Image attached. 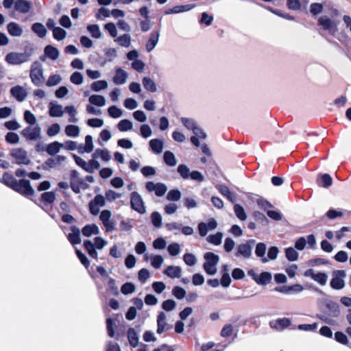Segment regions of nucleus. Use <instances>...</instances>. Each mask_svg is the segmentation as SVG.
<instances>
[{"mask_svg": "<svg viewBox=\"0 0 351 351\" xmlns=\"http://www.w3.org/2000/svg\"><path fill=\"white\" fill-rule=\"evenodd\" d=\"M205 262L203 268L205 272L210 276L215 275L217 271V265L219 262V256L213 252H206L204 255Z\"/></svg>", "mask_w": 351, "mask_h": 351, "instance_id": "1", "label": "nucleus"}, {"mask_svg": "<svg viewBox=\"0 0 351 351\" xmlns=\"http://www.w3.org/2000/svg\"><path fill=\"white\" fill-rule=\"evenodd\" d=\"M107 245V241L100 237H96L94 239V243L91 241H85L84 247L87 250L89 256L95 259H97L98 254L97 250H102Z\"/></svg>", "mask_w": 351, "mask_h": 351, "instance_id": "2", "label": "nucleus"}, {"mask_svg": "<svg viewBox=\"0 0 351 351\" xmlns=\"http://www.w3.org/2000/svg\"><path fill=\"white\" fill-rule=\"evenodd\" d=\"M32 53L30 52H10L5 58V61L9 64H21L29 60Z\"/></svg>", "mask_w": 351, "mask_h": 351, "instance_id": "3", "label": "nucleus"}, {"mask_svg": "<svg viewBox=\"0 0 351 351\" xmlns=\"http://www.w3.org/2000/svg\"><path fill=\"white\" fill-rule=\"evenodd\" d=\"M318 25L332 36H335L338 32V23L327 16H322L318 19Z\"/></svg>", "mask_w": 351, "mask_h": 351, "instance_id": "4", "label": "nucleus"}, {"mask_svg": "<svg viewBox=\"0 0 351 351\" xmlns=\"http://www.w3.org/2000/svg\"><path fill=\"white\" fill-rule=\"evenodd\" d=\"M32 83L39 86L44 82L43 66L39 62H34L31 65L29 74Z\"/></svg>", "mask_w": 351, "mask_h": 351, "instance_id": "5", "label": "nucleus"}, {"mask_svg": "<svg viewBox=\"0 0 351 351\" xmlns=\"http://www.w3.org/2000/svg\"><path fill=\"white\" fill-rule=\"evenodd\" d=\"M254 243V241L251 240L245 243H241L236 247L234 255L237 258H242L244 259H249L252 256V247L250 243Z\"/></svg>", "mask_w": 351, "mask_h": 351, "instance_id": "6", "label": "nucleus"}, {"mask_svg": "<svg viewBox=\"0 0 351 351\" xmlns=\"http://www.w3.org/2000/svg\"><path fill=\"white\" fill-rule=\"evenodd\" d=\"M10 155L15 163L27 165L30 163L27 152L22 148H14L11 150Z\"/></svg>", "mask_w": 351, "mask_h": 351, "instance_id": "7", "label": "nucleus"}, {"mask_svg": "<svg viewBox=\"0 0 351 351\" xmlns=\"http://www.w3.org/2000/svg\"><path fill=\"white\" fill-rule=\"evenodd\" d=\"M346 274L343 270H335L332 272V278L330 280V286L332 289L340 290L345 287L344 278Z\"/></svg>", "mask_w": 351, "mask_h": 351, "instance_id": "8", "label": "nucleus"}, {"mask_svg": "<svg viewBox=\"0 0 351 351\" xmlns=\"http://www.w3.org/2000/svg\"><path fill=\"white\" fill-rule=\"evenodd\" d=\"M131 207L135 211L140 214H144L146 212L145 206L142 197L137 192H132L130 197Z\"/></svg>", "mask_w": 351, "mask_h": 351, "instance_id": "9", "label": "nucleus"}, {"mask_svg": "<svg viewBox=\"0 0 351 351\" xmlns=\"http://www.w3.org/2000/svg\"><path fill=\"white\" fill-rule=\"evenodd\" d=\"M13 190L27 197L33 195L34 193V190L30 186L29 181L24 179L18 181Z\"/></svg>", "mask_w": 351, "mask_h": 351, "instance_id": "10", "label": "nucleus"}, {"mask_svg": "<svg viewBox=\"0 0 351 351\" xmlns=\"http://www.w3.org/2000/svg\"><path fill=\"white\" fill-rule=\"evenodd\" d=\"M41 129L38 125L29 126L24 128L22 132V136L27 141H37L40 138Z\"/></svg>", "mask_w": 351, "mask_h": 351, "instance_id": "11", "label": "nucleus"}, {"mask_svg": "<svg viewBox=\"0 0 351 351\" xmlns=\"http://www.w3.org/2000/svg\"><path fill=\"white\" fill-rule=\"evenodd\" d=\"M217 225V221L213 218L209 219L207 223L200 222L197 226L199 235L202 237L206 236L208 232L216 229Z\"/></svg>", "mask_w": 351, "mask_h": 351, "instance_id": "12", "label": "nucleus"}, {"mask_svg": "<svg viewBox=\"0 0 351 351\" xmlns=\"http://www.w3.org/2000/svg\"><path fill=\"white\" fill-rule=\"evenodd\" d=\"M105 202L104 196L97 195L89 203L90 213L93 215H97L99 213L100 207H103L105 205Z\"/></svg>", "mask_w": 351, "mask_h": 351, "instance_id": "13", "label": "nucleus"}, {"mask_svg": "<svg viewBox=\"0 0 351 351\" xmlns=\"http://www.w3.org/2000/svg\"><path fill=\"white\" fill-rule=\"evenodd\" d=\"M145 187L149 192H154L156 195L158 197L164 195L167 191V186L160 182H148L146 183Z\"/></svg>", "mask_w": 351, "mask_h": 351, "instance_id": "14", "label": "nucleus"}, {"mask_svg": "<svg viewBox=\"0 0 351 351\" xmlns=\"http://www.w3.org/2000/svg\"><path fill=\"white\" fill-rule=\"evenodd\" d=\"M112 213L108 210L101 211L99 219L101 221L106 232H112L115 229L114 223L111 220Z\"/></svg>", "mask_w": 351, "mask_h": 351, "instance_id": "15", "label": "nucleus"}, {"mask_svg": "<svg viewBox=\"0 0 351 351\" xmlns=\"http://www.w3.org/2000/svg\"><path fill=\"white\" fill-rule=\"evenodd\" d=\"M169 329V326L167 322L166 314L161 311L157 316V333L159 335L162 334Z\"/></svg>", "mask_w": 351, "mask_h": 351, "instance_id": "16", "label": "nucleus"}, {"mask_svg": "<svg viewBox=\"0 0 351 351\" xmlns=\"http://www.w3.org/2000/svg\"><path fill=\"white\" fill-rule=\"evenodd\" d=\"M32 8V3L27 0H16L14 3V10L21 14L28 13Z\"/></svg>", "mask_w": 351, "mask_h": 351, "instance_id": "17", "label": "nucleus"}, {"mask_svg": "<svg viewBox=\"0 0 351 351\" xmlns=\"http://www.w3.org/2000/svg\"><path fill=\"white\" fill-rule=\"evenodd\" d=\"M128 77V73L123 69L119 67L115 69V75L112 78L114 84L116 85L124 84Z\"/></svg>", "mask_w": 351, "mask_h": 351, "instance_id": "18", "label": "nucleus"}, {"mask_svg": "<svg viewBox=\"0 0 351 351\" xmlns=\"http://www.w3.org/2000/svg\"><path fill=\"white\" fill-rule=\"evenodd\" d=\"M160 37L159 31H154L150 35L147 42L145 44V49L147 52H151L157 45Z\"/></svg>", "mask_w": 351, "mask_h": 351, "instance_id": "19", "label": "nucleus"}, {"mask_svg": "<svg viewBox=\"0 0 351 351\" xmlns=\"http://www.w3.org/2000/svg\"><path fill=\"white\" fill-rule=\"evenodd\" d=\"M193 136L191 137V142L195 147H199V140H204L206 138L207 135L205 132L199 126L193 132Z\"/></svg>", "mask_w": 351, "mask_h": 351, "instance_id": "20", "label": "nucleus"}, {"mask_svg": "<svg viewBox=\"0 0 351 351\" xmlns=\"http://www.w3.org/2000/svg\"><path fill=\"white\" fill-rule=\"evenodd\" d=\"M10 93L12 95L19 101H24L27 95L26 90L21 86H16L12 87L10 90Z\"/></svg>", "mask_w": 351, "mask_h": 351, "instance_id": "21", "label": "nucleus"}, {"mask_svg": "<svg viewBox=\"0 0 351 351\" xmlns=\"http://www.w3.org/2000/svg\"><path fill=\"white\" fill-rule=\"evenodd\" d=\"M114 41L121 47L129 48L132 43V36L130 34L125 33L119 36H117Z\"/></svg>", "mask_w": 351, "mask_h": 351, "instance_id": "22", "label": "nucleus"}, {"mask_svg": "<svg viewBox=\"0 0 351 351\" xmlns=\"http://www.w3.org/2000/svg\"><path fill=\"white\" fill-rule=\"evenodd\" d=\"M127 337L129 343L132 347L136 348L138 346L139 343L138 332H137L134 328H128L127 331Z\"/></svg>", "mask_w": 351, "mask_h": 351, "instance_id": "23", "label": "nucleus"}, {"mask_svg": "<svg viewBox=\"0 0 351 351\" xmlns=\"http://www.w3.org/2000/svg\"><path fill=\"white\" fill-rule=\"evenodd\" d=\"M193 8H195L194 5H176L173 7L172 8H169L168 10H166L165 11V14H179L182 12H188L191 10H192Z\"/></svg>", "mask_w": 351, "mask_h": 351, "instance_id": "24", "label": "nucleus"}, {"mask_svg": "<svg viewBox=\"0 0 351 351\" xmlns=\"http://www.w3.org/2000/svg\"><path fill=\"white\" fill-rule=\"evenodd\" d=\"M290 324L291 322L288 318H281L269 322L271 328L278 330H282L287 328Z\"/></svg>", "mask_w": 351, "mask_h": 351, "instance_id": "25", "label": "nucleus"}, {"mask_svg": "<svg viewBox=\"0 0 351 351\" xmlns=\"http://www.w3.org/2000/svg\"><path fill=\"white\" fill-rule=\"evenodd\" d=\"M94 159L101 158L104 162H108L111 159L110 152L106 149H97L92 154Z\"/></svg>", "mask_w": 351, "mask_h": 351, "instance_id": "26", "label": "nucleus"}, {"mask_svg": "<svg viewBox=\"0 0 351 351\" xmlns=\"http://www.w3.org/2000/svg\"><path fill=\"white\" fill-rule=\"evenodd\" d=\"M64 110L62 105L53 102L49 104V114L52 117H60L63 115Z\"/></svg>", "mask_w": 351, "mask_h": 351, "instance_id": "27", "label": "nucleus"}, {"mask_svg": "<svg viewBox=\"0 0 351 351\" xmlns=\"http://www.w3.org/2000/svg\"><path fill=\"white\" fill-rule=\"evenodd\" d=\"M68 240L73 244H79L81 243L80 239V231L75 226H72L71 228V232L67 235Z\"/></svg>", "mask_w": 351, "mask_h": 351, "instance_id": "28", "label": "nucleus"}, {"mask_svg": "<svg viewBox=\"0 0 351 351\" xmlns=\"http://www.w3.org/2000/svg\"><path fill=\"white\" fill-rule=\"evenodd\" d=\"M7 30L8 33L15 37L21 36L23 34V28L15 22H11L7 25Z\"/></svg>", "mask_w": 351, "mask_h": 351, "instance_id": "29", "label": "nucleus"}, {"mask_svg": "<svg viewBox=\"0 0 351 351\" xmlns=\"http://www.w3.org/2000/svg\"><path fill=\"white\" fill-rule=\"evenodd\" d=\"M149 147L152 152L156 154L162 153L164 148V143L158 138H154L149 141Z\"/></svg>", "mask_w": 351, "mask_h": 351, "instance_id": "30", "label": "nucleus"}, {"mask_svg": "<svg viewBox=\"0 0 351 351\" xmlns=\"http://www.w3.org/2000/svg\"><path fill=\"white\" fill-rule=\"evenodd\" d=\"M164 274L171 278H179L181 277L182 268L179 266H168Z\"/></svg>", "mask_w": 351, "mask_h": 351, "instance_id": "31", "label": "nucleus"}, {"mask_svg": "<svg viewBox=\"0 0 351 351\" xmlns=\"http://www.w3.org/2000/svg\"><path fill=\"white\" fill-rule=\"evenodd\" d=\"M44 53L45 55L51 60H57L60 56L59 50L56 47L50 45H47L45 47Z\"/></svg>", "mask_w": 351, "mask_h": 351, "instance_id": "32", "label": "nucleus"}, {"mask_svg": "<svg viewBox=\"0 0 351 351\" xmlns=\"http://www.w3.org/2000/svg\"><path fill=\"white\" fill-rule=\"evenodd\" d=\"M82 234L85 237H90L92 235L99 234V229L95 224H90L84 226L82 230Z\"/></svg>", "mask_w": 351, "mask_h": 351, "instance_id": "33", "label": "nucleus"}, {"mask_svg": "<svg viewBox=\"0 0 351 351\" xmlns=\"http://www.w3.org/2000/svg\"><path fill=\"white\" fill-rule=\"evenodd\" d=\"M326 308L331 317H337L340 315V308L337 303L330 301L326 304Z\"/></svg>", "mask_w": 351, "mask_h": 351, "instance_id": "34", "label": "nucleus"}, {"mask_svg": "<svg viewBox=\"0 0 351 351\" xmlns=\"http://www.w3.org/2000/svg\"><path fill=\"white\" fill-rule=\"evenodd\" d=\"M88 101L91 105L103 107L106 105V99L100 95H93L89 97Z\"/></svg>", "mask_w": 351, "mask_h": 351, "instance_id": "35", "label": "nucleus"}, {"mask_svg": "<svg viewBox=\"0 0 351 351\" xmlns=\"http://www.w3.org/2000/svg\"><path fill=\"white\" fill-rule=\"evenodd\" d=\"M32 30L40 38H44L47 33V29L40 23H34L32 26Z\"/></svg>", "mask_w": 351, "mask_h": 351, "instance_id": "36", "label": "nucleus"}, {"mask_svg": "<svg viewBox=\"0 0 351 351\" xmlns=\"http://www.w3.org/2000/svg\"><path fill=\"white\" fill-rule=\"evenodd\" d=\"M142 83L145 89L151 93H155L157 90V86L154 81L149 77H145L143 78Z\"/></svg>", "mask_w": 351, "mask_h": 351, "instance_id": "37", "label": "nucleus"}, {"mask_svg": "<svg viewBox=\"0 0 351 351\" xmlns=\"http://www.w3.org/2000/svg\"><path fill=\"white\" fill-rule=\"evenodd\" d=\"M108 87V83L106 80H100L93 82L90 84V88L95 92H99L105 90Z\"/></svg>", "mask_w": 351, "mask_h": 351, "instance_id": "38", "label": "nucleus"}, {"mask_svg": "<svg viewBox=\"0 0 351 351\" xmlns=\"http://www.w3.org/2000/svg\"><path fill=\"white\" fill-rule=\"evenodd\" d=\"M61 148H63V144L58 141L49 143L47 147V152L51 156H53L58 153Z\"/></svg>", "mask_w": 351, "mask_h": 351, "instance_id": "39", "label": "nucleus"}, {"mask_svg": "<svg viewBox=\"0 0 351 351\" xmlns=\"http://www.w3.org/2000/svg\"><path fill=\"white\" fill-rule=\"evenodd\" d=\"M180 121L187 130L192 132H193L199 126L193 119L182 117L180 119Z\"/></svg>", "mask_w": 351, "mask_h": 351, "instance_id": "40", "label": "nucleus"}, {"mask_svg": "<svg viewBox=\"0 0 351 351\" xmlns=\"http://www.w3.org/2000/svg\"><path fill=\"white\" fill-rule=\"evenodd\" d=\"M265 252L266 245L263 243H258L256 245L255 253L257 256L262 258L261 261L263 263H266L268 261V258L265 257Z\"/></svg>", "mask_w": 351, "mask_h": 351, "instance_id": "41", "label": "nucleus"}, {"mask_svg": "<svg viewBox=\"0 0 351 351\" xmlns=\"http://www.w3.org/2000/svg\"><path fill=\"white\" fill-rule=\"evenodd\" d=\"M2 182L9 186L11 189H14L15 185L17 183V180L14 178V176L8 173H5L2 176Z\"/></svg>", "mask_w": 351, "mask_h": 351, "instance_id": "42", "label": "nucleus"}, {"mask_svg": "<svg viewBox=\"0 0 351 351\" xmlns=\"http://www.w3.org/2000/svg\"><path fill=\"white\" fill-rule=\"evenodd\" d=\"M163 159L165 164L169 167H174L177 164V160L173 152L166 151L163 155Z\"/></svg>", "mask_w": 351, "mask_h": 351, "instance_id": "43", "label": "nucleus"}, {"mask_svg": "<svg viewBox=\"0 0 351 351\" xmlns=\"http://www.w3.org/2000/svg\"><path fill=\"white\" fill-rule=\"evenodd\" d=\"M86 29L93 38L95 39H99L101 38V32L98 25H88Z\"/></svg>", "mask_w": 351, "mask_h": 351, "instance_id": "44", "label": "nucleus"}, {"mask_svg": "<svg viewBox=\"0 0 351 351\" xmlns=\"http://www.w3.org/2000/svg\"><path fill=\"white\" fill-rule=\"evenodd\" d=\"M104 29L108 33L109 36L114 39L118 36L117 25L112 22L106 23L104 26Z\"/></svg>", "mask_w": 351, "mask_h": 351, "instance_id": "45", "label": "nucleus"}, {"mask_svg": "<svg viewBox=\"0 0 351 351\" xmlns=\"http://www.w3.org/2000/svg\"><path fill=\"white\" fill-rule=\"evenodd\" d=\"M64 112L69 115V121L71 123L78 122V119L76 117L77 114L76 108L73 106H68L64 108Z\"/></svg>", "mask_w": 351, "mask_h": 351, "instance_id": "46", "label": "nucleus"}, {"mask_svg": "<svg viewBox=\"0 0 351 351\" xmlns=\"http://www.w3.org/2000/svg\"><path fill=\"white\" fill-rule=\"evenodd\" d=\"M80 129L75 125H68L65 127L64 132L69 137H77L80 134Z\"/></svg>", "mask_w": 351, "mask_h": 351, "instance_id": "47", "label": "nucleus"}, {"mask_svg": "<svg viewBox=\"0 0 351 351\" xmlns=\"http://www.w3.org/2000/svg\"><path fill=\"white\" fill-rule=\"evenodd\" d=\"M271 280V275L270 273L264 271L258 275V278L254 277V280L258 285H267Z\"/></svg>", "mask_w": 351, "mask_h": 351, "instance_id": "48", "label": "nucleus"}, {"mask_svg": "<svg viewBox=\"0 0 351 351\" xmlns=\"http://www.w3.org/2000/svg\"><path fill=\"white\" fill-rule=\"evenodd\" d=\"M133 124L128 119H122L117 124V128L120 132H127L132 129Z\"/></svg>", "mask_w": 351, "mask_h": 351, "instance_id": "49", "label": "nucleus"}, {"mask_svg": "<svg viewBox=\"0 0 351 351\" xmlns=\"http://www.w3.org/2000/svg\"><path fill=\"white\" fill-rule=\"evenodd\" d=\"M223 233L218 232L215 234L209 235L206 240L208 243L215 245H219L221 243Z\"/></svg>", "mask_w": 351, "mask_h": 351, "instance_id": "50", "label": "nucleus"}, {"mask_svg": "<svg viewBox=\"0 0 351 351\" xmlns=\"http://www.w3.org/2000/svg\"><path fill=\"white\" fill-rule=\"evenodd\" d=\"M177 171L180 174V176L184 180H187L189 178L191 171L189 168L184 164H180L178 165L177 168Z\"/></svg>", "mask_w": 351, "mask_h": 351, "instance_id": "51", "label": "nucleus"}, {"mask_svg": "<svg viewBox=\"0 0 351 351\" xmlns=\"http://www.w3.org/2000/svg\"><path fill=\"white\" fill-rule=\"evenodd\" d=\"M86 167L85 171L88 173H93L95 170H97L100 168V164L97 160V159H94L92 158L88 162H87Z\"/></svg>", "mask_w": 351, "mask_h": 351, "instance_id": "52", "label": "nucleus"}, {"mask_svg": "<svg viewBox=\"0 0 351 351\" xmlns=\"http://www.w3.org/2000/svg\"><path fill=\"white\" fill-rule=\"evenodd\" d=\"M172 295L178 300H182L186 297V291L181 287L176 286L172 289Z\"/></svg>", "mask_w": 351, "mask_h": 351, "instance_id": "53", "label": "nucleus"}, {"mask_svg": "<svg viewBox=\"0 0 351 351\" xmlns=\"http://www.w3.org/2000/svg\"><path fill=\"white\" fill-rule=\"evenodd\" d=\"M53 36L56 40H62L66 36V32L60 27H56L53 29Z\"/></svg>", "mask_w": 351, "mask_h": 351, "instance_id": "54", "label": "nucleus"}, {"mask_svg": "<svg viewBox=\"0 0 351 351\" xmlns=\"http://www.w3.org/2000/svg\"><path fill=\"white\" fill-rule=\"evenodd\" d=\"M298 252L293 247H287L285 249V256L286 258L289 261H295L298 258Z\"/></svg>", "mask_w": 351, "mask_h": 351, "instance_id": "55", "label": "nucleus"}, {"mask_svg": "<svg viewBox=\"0 0 351 351\" xmlns=\"http://www.w3.org/2000/svg\"><path fill=\"white\" fill-rule=\"evenodd\" d=\"M70 81L75 85H81L84 82L83 75L78 71H75L71 75Z\"/></svg>", "mask_w": 351, "mask_h": 351, "instance_id": "56", "label": "nucleus"}, {"mask_svg": "<svg viewBox=\"0 0 351 351\" xmlns=\"http://www.w3.org/2000/svg\"><path fill=\"white\" fill-rule=\"evenodd\" d=\"M108 114L114 119H117L123 115V111L116 106H111L108 109Z\"/></svg>", "mask_w": 351, "mask_h": 351, "instance_id": "57", "label": "nucleus"}, {"mask_svg": "<svg viewBox=\"0 0 351 351\" xmlns=\"http://www.w3.org/2000/svg\"><path fill=\"white\" fill-rule=\"evenodd\" d=\"M182 194L181 192L178 189H173L170 190L167 195V199L169 201H173L176 202L180 200L181 198Z\"/></svg>", "mask_w": 351, "mask_h": 351, "instance_id": "58", "label": "nucleus"}, {"mask_svg": "<svg viewBox=\"0 0 351 351\" xmlns=\"http://www.w3.org/2000/svg\"><path fill=\"white\" fill-rule=\"evenodd\" d=\"M151 265L155 269H159L163 263L164 259L160 255H154L150 257Z\"/></svg>", "mask_w": 351, "mask_h": 351, "instance_id": "59", "label": "nucleus"}, {"mask_svg": "<svg viewBox=\"0 0 351 351\" xmlns=\"http://www.w3.org/2000/svg\"><path fill=\"white\" fill-rule=\"evenodd\" d=\"M135 285L132 282H126L121 287V291L124 295H128L135 291Z\"/></svg>", "mask_w": 351, "mask_h": 351, "instance_id": "60", "label": "nucleus"}, {"mask_svg": "<svg viewBox=\"0 0 351 351\" xmlns=\"http://www.w3.org/2000/svg\"><path fill=\"white\" fill-rule=\"evenodd\" d=\"M152 224L156 228H160L162 226V216L158 212H154L151 215Z\"/></svg>", "mask_w": 351, "mask_h": 351, "instance_id": "61", "label": "nucleus"}, {"mask_svg": "<svg viewBox=\"0 0 351 351\" xmlns=\"http://www.w3.org/2000/svg\"><path fill=\"white\" fill-rule=\"evenodd\" d=\"M327 280V274L323 272L315 274V275L313 276V280H315L322 286H324L326 284Z\"/></svg>", "mask_w": 351, "mask_h": 351, "instance_id": "62", "label": "nucleus"}, {"mask_svg": "<svg viewBox=\"0 0 351 351\" xmlns=\"http://www.w3.org/2000/svg\"><path fill=\"white\" fill-rule=\"evenodd\" d=\"M62 80V77L60 75L55 74L50 75L47 81V86H54L56 85H58L60 83Z\"/></svg>", "mask_w": 351, "mask_h": 351, "instance_id": "63", "label": "nucleus"}, {"mask_svg": "<svg viewBox=\"0 0 351 351\" xmlns=\"http://www.w3.org/2000/svg\"><path fill=\"white\" fill-rule=\"evenodd\" d=\"M234 211L235 213L236 216L242 221L246 219L247 216L245 213L243 208L239 204H235L234 206Z\"/></svg>", "mask_w": 351, "mask_h": 351, "instance_id": "64", "label": "nucleus"}]
</instances>
